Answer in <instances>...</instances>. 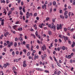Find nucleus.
<instances>
[{
    "mask_svg": "<svg viewBox=\"0 0 75 75\" xmlns=\"http://www.w3.org/2000/svg\"><path fill=\"white\" fill-rule=\"evenodd\" d=\"M62 24H60L59 26H57V30H59L60 29H62Z\"/></svg>",
    "mask_w": 75,
    "mask_h": 75,
    "instance_id": "f257e3e1",
    "label": "nucleus"
},
{
    "mask_svg": "<svg viewBox=\"0 0 75 75\" xmlns=\"http://www.w3.org/2000/svg\"><path fill=\"white\" fill-rule=\"evenodd\" d=\"M13 29L16 30V31H17V28L18 27V25H14L13 26Z\"/></svg>",
    "mask_w": 75,
    "mask_h": 75,
    "instance_id": "f03ea898",
    "label": "nucleus"
},
{
    "mask_svg": "<svg viewBox=\"0 0 75 75\" xmlns=\"http://www.w3.org/2000/svg\"><path fill=\"white\" fill-rule=\"evenodd\" d=\"M26 61H25L23 62V67H27V64H26Z\"/></svg>",
    "mask_w": 75,
    "mask_h": 75,
    "instance_id": "7ed1b4c3",
    "label": "nucleus"
},
{
    "mask_svg": "<svg viewBox=\"0 0 75 75\" xmlns=\"http://www.w3.org/2000/svg\"><path fill=\"white\" fill-rule=\"evenodd\" d=\"M44 49L46 50V46H45V45H44L42 47V50L43 51H44Z\"/></svg>",
    "mask_w": 75,
    "mask_h": 75,
    "instance_id": "20e7f679",
    "label": "nucleus"
},
{
    "mask_svg": "<svg viewBox=\"0 0 75 75\" xmlns=\"http://www.w3.org/2000/svg\"><path fill=\"white\" fill-rule=\"evenodd\" d=\"M51 28H53L54 29V31H55V30H56L55 25H54L53 26H52L51 27Z\"/></svg>",
    "mask_w": 75,
    "mask_h": 75,
    "instance_id": "39448f33",
    "label": "nucleus"
},
{
    "mask_svg": "<svg viewBox=\"0 0 75 75\" xmlns=\"http://www.w3.org/2000/svg\"><path fill=\"white\" fill-rule=\"evenodd\" d=\"M18 30L19 31H21L23 30V28L19 27L18 29Z\"/></svg>",
    "mask_w": 75,
    "mask_h": 75,
    "instance_id": "423d86ee",
    "label": "nucleus"
},
{
    "mask_svg": "<svg viewBox=\"0 0 75 75\" xmlns=\"http://www.w3.org/2000/svg\"><path fill=\"white\" fill-rule=\"evenodd\" d=\"M38 58H39L38 56V55L36 56L35 55L34 59H36Z\"/></svg>",
    "mask_w": 75,
    "mask_h": 75,
    "instance_id": "0eeeda50",
    "label": "nucleus"
},
{
    "mask_svg": "<svg viewBox=\"0 0 75 75\" xmlns=\"http://www.w3.org/2000/svg\"><path fill=\"white\" fill-rule=\"evenodd\" d=\"M9 11V13L8 14V16H9L10 14H11L12 13V11Z\"/></svg>",
    "mask_w": 75,
    "mask_h": 75,
    "instance_id": "6e6552de",
    "label": "nucleus"
},
{
    "mask_svg": "<svg viewBox=\"0 0 75 75\" xmlns=\"http://www.w3.org/2000/svg\"><path fill=\"white\" fill-rule=\"evenodd\" d=\"M64 36H62V35H61V34H59V37L60 38H64Z\"/></svg>",
    "mask_w": 75,
    "mask_h": 75,
    "instance_id": "1a4fd4ad",
    "label": "nucleus"
},
{
    "mask_svg": "<svg viewBox=\"0 0 75 75\" xmlns=\"http://www.w3.org/2000/svg\"><path fill=\"white\" fill-rule=\"evenodd\" d=\"M19 40L20 41H23V38L21 36L19 38Z\"/></svg>",
    "mask_w": 75,
    "mask_h": 75,
    "instance_id": "9d476101",
    "label": "nucleus"
},
{
    "mask_svg": "<svg viewBox=\"0 0 75 75\" xmlns=\"http://www.w3.org/2000/svg\"><path fill=\"white\" fill-rule=\"evenodd\" d=\"M63 38L65 39V40H68V38L67 37H65V36H63Z\"/></svg>",
    "mask_w": 75,
    "mask_h": 75,
    "instance_id": "9b49d317",
    "label": "nucleus"
},
{
    "mask_svg": "<svg viewBox=\"0 0 75 75\" xmlns=\"http://www.w3.org/2000/svg\"><path fill=\"white\" fill-rule=\"evenodd\" d=\"M30 47V45H29L27 44L26 45V47L28 48V50H30V47Z\"/></svg>",
    "mask_w": 75,
    "mask_h": 75,
    "instance_id": "f8f14e48",
    "label": "nucleus"
},
{
    "mask_svg": "<svg viewBox=\"0 0 75 75\" xmlns=\"http://www.w3.org/2000/svg\"><path fill=\"white\" fill-rule=\"evenodd\" d=\"M48 33L49 35H51L52 34V32H51V31H49Z\"/></svg>",
    "mask_w": 75,
    "mask_h": 75,
    "instance_id": "ddd939ff",
    "label": "nucleus"
},
{
    "mask_svg": "<svg viewBox=\"0 0 75 75\" xmlns=\"http://www.w3.org/2000/svg\"><path fill=\"white\" fill-rule=\"evenodd\" d=\"M35 34L36 36V37H38V31H36L35 33Z\"/></svg>",
    "mask_w": 75,
    "mask_h": 75,
    "instance_id": "4468645a",
    "label": "nucleus"
},
{
    "mask_svg": "<svg viewBox=\"0 0 75 75\" xmlns=\"http://www.w3.org/2000/svg\"><path fill=\"white\" fill-rule=\"evenodd\" d=\"M1 3H6V1H5L4 0H1Z\"/></svg>",
    "mask_w": 75,
    "mask_h": 75,
    "instance_id": "2eb2a0df",
    "label": "nucleus"
},
{
    "mask_svg": "<svg viewBox=\"0 0 75 75\" xmlns=\"http://www.w3.org/2000/svg\"><path fill=\"white\" fill-rule=\"evenodd\" d=\"M39 27L42 28V24H41L39 25Z\"/></svg>",
    "mask_w": 75,
    "mask_h": 75,
    "instance_id": "dca6fc26",
    "label": "nucleus"
},
{
    "mask_svg": "<svg viewBox=\"0 0 75 75\" xmlns=\"http://www.w3.org/2000/svg\"><path fill=\"white\" fill-rule=\"evenodd\" d=\"M68 14V11H65L64 13V16H66Z\"/></svg>",
    "mask_w": 75,
    "mask_h": 75,
    "instance_id": "f3484780",
    "label": "nucleus"
},
{
    "mask_svg": "<svg viewBox=\"0 0 75 75\" xmlns=\"http://www.w3.org/2000/svg\"><path fill=\"white\" fill-rule=\"evenodd\" d=\"M53 5H54V6H56V5L57 4V3H56V2L55 1H54L53 2Z\"/></svg>",
    "mask_w": 75,
    "mask_h": 75,
    "instance_id": "a211bd4d",
    "label": "nucleus"
},
{
    "mask_svg": "<svg viewBox=\"0 0 75 75\" xmlns=\"http://www.w3.org/2000/svg\"><path fill=\"white\" fill-rule=\"evenodd\" d=\"M33 16V13H29L28 16Z\"/></svg>",
    "mask_w": 75,
    "mask_h": 75,
    "instance_id": "6ab92c4d",
    "label": "nucleus"
},
{
    "mask_svg": "<svg viewBox=\"0 0 75 75\" xmlns=\"http://www.w3.org/2000/svg\"><path fill=\"white\" fill-rule=\"evenodd\" d=\"M25 6L24 7V8H23V11L24 13H25Z\"/></svg>",
    "mask_w": 75,
    "mask_h": 75,
    "instance_id": "aec40b11",
    "label": "nucleus"
},
{
    "mask_svg": "<svg viewBox=\"0 0 75 75\" xmlns=\"http://www.w3.org/2000/svg\"><path fill=\"white\" fill-rule=\"evenodd\" d=\"M57 64L59 67H61V66L60 65V64H59V63L57 62Z\"/></svg>",
    "mask_w": 75,
    "mask_h": 75,
    "instance_id": "412c9836",
    "label": "nucleus"
},
{
    "mask_svg": "<svg viewBox=\"0 0 75 75\" xmlns=\"http://www.w3.org/2000/svg\"><path fill=\"white\" fill-rule=\"evenodd\" d=\"M14 45L15 47H17V42H15L14 43Z\"/></svg>",
    "mask_w": 75,
    "mask_h": 75,
    "instance_id": "4be33fe9",
    "label": "nucleus"
},
{
    "mask_svg": "<svg viewBox=\"0 0 75 75\" xmlns=\"http://www.w3.org/2000/svg\"><path fill=\"white\" fill-rule=\"evenodd\" d=\"M71 58V55H69L68 56V59H70Z\"/></svg>",
    "mask_w": 75,
    "mask_h": 75,
    "instance_id": "5701e85b",
    "label": "nucleus"
},
{
    "mask_svg": "<svg viewBox=\"0 0 75 75\" xmlns=\"http://www.w3.org/2000/svg\"><path fill=\"white\" fill-rule=\"evenodd\" d=\"M74 30H75V29L73 28L71 29L70 31L71 32H73V31H74Z\"/></svg>",
    "mask_w": 75,
    "mask_h": 75,
    "instance_id": "b1692460",
    "label": "nucleus"
},
{
    "mask_svg": "<svg viewBox=\"0 0 75 75\" xmlns=\"http://www.w3.org/2000/svg\"><path fill=\"white\" fill-rule=\"evenodd\" d=\"M10 45H11V46H12V45H13V42H10Z\"/></svg>",
    "mask_w": 75,
    "mask_h": 75,
    "instance_id": "393cba45",
    "label": "nucleus"
},
{
    "mask_svg": "<svg viewBox=\"0 0 75 75\" xmlns=\"http://www.w3.org/2000/svg\"><path fill=\"white\" fill-rule=\"evenodd\" d=\"M20 14H21V16H22V15L23 14V13L22 12V11H20Z\"/></svg>",
    "mask_w": 75,
    "mask_h": 75,
    "instance_id": "a878e982",
    "label": "nucleus"
},
{
    "mask_svg": "<svg viewBox=\"0 0 75 75\" xmlns=\"http://www.w3.org/2000/svg\"><path fill=\"white\" fill-rule=\"evenodd\" d=\"M62 49L63 50H65V47L64 46H63L62 47Z\"/></svg>",
    "mask_w": 75,
    "mask_h": 75,
    "instance_id": "bb28decb",
    "label": "nucleus"
},
{
    "mask_svg": "<svg viewBox=\"0 0 75 75\" xmlns=\"http://www.w3.org/2000/svg\"><path fill=\"white\" fill-rule=\"evenodd\" d=\"M41 58L42 59H45V57H44V56L43 55H42L41 56Z\"/></svg>",
    "mask_w": 75,
    "mask_h": 75,
    "instance_id": "cd10ccee",
    "label": "nucleus"
},
{
    "mask_svg": "<svg viewBox=\"0 0 75 75\" xmlns=\"http://www.w3.org/2000/svg\"><path fill=\"white\" fill-rule=\"evenodd\" d=\"M54 43H51V44H50V47H53V44Z\"/></svg>",
    "mask_w": 75,
    "mask_h": 75,
    "instance_id": "c85d7f7f",
    "label": "nucleus"
},
{
    "mask_svg": "<svg viewBox=\"0 0 75 75\" xmlns=\"http://www.w3.org/2000/svg\"><path fill=\"white\" fill-rule=\"evenodd\" d=\"M8 46H7V47H8V48H10V47L11 46V45H10V44H8Z\"/></svg>",
    "mask_w": 75,
    "mask_h": 75,
    "instance_id": "c756f323",
    "label": "nucleus"
},
{
    "mask_svg": "<svg viewBox=\"0 0 75 75\" xmlns=\"http://www.w3.org/2000/svg\"><path fill=\"white\" fill-rule=\"evenodd\" d=\"M30 55V53L29 52H28L27 54V56H28Z\"/></svg>",
    "mask_w": 75,
    "mask_h": 75,
    "instance_id": "7c9ffc66",
    "label": "nucleus"
},
{
    "mask_svg": "<svg viewBox=\"0 0 75 75\" xmlns=\"http://www.w3.org/2000/svg\"><path fill=\"white\" fill-rule=\"evenodd\" d=\"M16 54H17V55H18V54H19V52L18 51H17L16 52Z\"/></svg>",
    "mask_w": 75,
    "mask_h": 75,
    "instance_id": "2f4dec72",
    "label": "nucleus"
},
{
    "mask_svg": "<svg viewBox=\"0 0 75 75\" xmlns=\"http://www.w3.org/2000/svg\"><path fill=\"white\" fill-rule=\"evenodd\" d=\"M45 72L46 73H49V71L48 70H45Z\"/></svg>",
    "mask_w": 75,
    "mask_h": 75,
    "instance_id": "473e14b6",
    "label": "nucleus"
},
{
    "mask_svg": "<svg viewBox=\"0 0 75 75\" xmlns=\"http://www.w3.org/2000/svg\"><path fill=\"white\" fill-rule=\"evenodd\" d=\"M33 56L31 57V56H29V59H30L31 58H32V59L33 58H33Z\"/></svg>",
    "mask_w": 75,
    "mask_h": 75,
    "instance_id": "72a5a7b5",
    "label": "nucleus"
},
{
    "mask_svg": "<svg viewBox=\"0 0 75 75\" xmlns=\"http://www.w3.org/2000/svg\"><path fill=\"white\" fill-rule=\"evenodd\" d=\"M4 68H6V67H7V65L6 64H4Z\"/></svg>",
    "mask_w": 75,
    "mask_h": 75,
    "instance_id": "f704fd0d",
    "label": "nucleus"
},
{
    "mask_svg": "<svg viewBox=\"0 0 75 75\" xmlns=\"http://www.w3.org/2000/svg\"><path fill=\"white\" fill-rule=\"evenodd\" d=\"M73 5H75V0H74L73 2Z\"/></svg>",
    "mask_w": 75,
    "mask_h": 75,
    "instance_id": "c9c22d12",
    "label": "nucleus"
},
{
    "mask_svg": "<svg viewBox=\"0 0 75 75\" xmlns=\"http://www.w3.org/2000/svg\"><path fill=\"white\" fill-rule=\"evenodd\" d=\"M6 43L8 44H10V42L8 41H6Z\"/></svg>",
    "mask_w": 75,
    "mask_h": 75,
    "instance_id": "e433bc0d",
    "label": "nucleus"
},
{
    "mask_svg": "<svg viewBox=\"0 0 75 75\" xmlns=\"http://www.w3.org/2000/svg\"><path fill=\"white\" fill-rule=\"evenodd\" d=\"M68 43L69 44H71V41L69 40Z\"/></svg>",
    "mask_w": 75,
    "mask_h": 75,
    "instance_id": "4c0bfd02",
    "label": "nucleus"
},
{
    "mask_svg": "<svg viewBox=\"0 0 75 75\" xmlns=\"http://www.w3.org/2000/svg\"><path fill=\"white\" fill-rule=\"evenodd\" d=\"M13 72L14 73V74H15V75H17V72L15 71H13Z\"/></svg>",
    "mask_w": 75,
    "mask_h": 75,
    "instance_id": "58836bf2",
    "label": "nucleus"
},
{
    "mask_svg": "<svg viewBox=\"0 0 75 75\" xmlns=\"http://www.w3.org/2000/svg\"><path fill=\"white\" fill-rule=\"evenodd\" d=\"M15 41H17V40H18V38H15Z\"/></svg>",
    "mask_w": 75,
    "mask_h": 75,
    "instance_id": "ea45409f",
    "label": "nucleus"
},
{
    "mask_svg": "<svg viewBox=\"0 0 75 75\" xmlns=\"http://www.w3.org/2000/svg\"><path fill=\"white\" fill-rule=\"evenodd\" d=\"M37 13H35L34 14V16H37Z\"/></svg>",
    "mask_w": 75,
    "mask_h": 75,
    "instance_id": "a19ab883",
    "label": "nucleus"
},
{
    "mask_svg": "<svg viewBox=\"0 0 75 75\" xmlns=\"http://www.w3.org/2000/svg\"><path fill=\"white\" fill-rule=\"evenodd\" d=\"M12 55H15V53L14 52V51H13L12 52Z\"/></svg>",
    "mask_w": 75,
    "mask_h": 75,
    "instance_id": "79ce46f5",
    "label": "nucleus"
},
{
    "mask_svg": "<svg viewBox=\"0 0 75 75\" xmlns=\"http://www.w3.org/2000/svg\"><path fill=\"white\" fill-rule=\"evenodd\" d=\"M18 23H19V21H18L17 22H16V23H15V24H18Z\"/></svg>",
    "mask_w": 75,
    "mask_h": 75,
    "instance_id": "37998d69",
    "label": "nucleus"
},
{
    "mask_svg": "<svg viewBox=\"0 0 75 75\" xmlns=\"http://www.w3.org/2000/svg\"><path fill=\"white\" fill-rule=\"evenodd\" d=\"M23 51L24 52H25H25H26V51H27L25 49H24V50H23Z\"/></svg>",
    "mask_w": 75,
    "mask_h": 75,
    "instance_id": "c03bdc74",
    "label": "nucleus"
},
{
    "mask_svg": "<svg viewBox=\"0 0 75 75\" xmlns=\"http://www.w3.org/2000/svg\"><path fill=\"white\" fill-rule=\"evenodd\" d=\"M59 13H60L61 14V13H62V10H61L60 11H59Z\"/></svg>",
    "mask_w": 75,
    "mask_h": 75,
    "instance_id": "a18cd8bd",
    "label": "nucleus"
},
{
    "mask_svg": "<svg viewBox=\"0 0 75 75\" xmlns=\"http://www.w3.org/2000/svg\"><path fill=\"white\" fill-rule=\"evenodd\" d=\"M46 20L48 21V20H50V18H48V17H47L46 18Z\"/></svg>",
    "mask_w": 75,
    "mask_h": 75,
    "instance_id": "49530a36",
    "label": "nucleus"
},
{
    "mask_svg": "<svg viewBox=\"0 0 75 75\" xmlns=\"http://www.w3.org/2000/svg\"><path fill=\"white\" fill-rule=\"evenodd\" d=\"M47 52L49 54H50V50H47Z\"/></svg>",
    "mask_w": 75,
    "mask_h": 75,
    "instance_id": "de8ad7c7",
    "label": "nucleus"
},
{
    "mask_svg": "<svg viewBox=\"0 0 75 75\" xmlns=\"http://www.w3.org/2000/svg\"><path fill=\"white\" fill-rule=\"evenodd\" d=\"M72 62H73V60L72 59H71L70 61V63H72Z\"/></svg>",
    "mask_w": 75,
    "mask_h": 75,
    "instance_id": "09e8293b",
    "label": "nucleus"
},
{
    "mask_svg": "<svg viewBox=\"0 0 75 75\" xmlns=\"http://www.w3.org/2000/svg\"><path fill=\"white\" fill-rule=\"evenodd\" d=\"M64 30L65 31H67V29L66 28H64Z\"/></svg>",
    "mask_w": 75,
    "mask_h": 75,
    "instance_id": "8fccbe9b",
    "label": "nucleus"
},
{
    "mask_svg": "<svg viewBox=\"0 0 75 75\" xmlns=\"http://www.w3.org/2000/svg\"><path fill=\"white\" fill-rule=\"evenodd\" d=\"M67 10V8H65L64 9H63L64 11H66Z\"/></svg>",
    "mask_w": 75,
    "mask_h": 75,
    "instance_id": "3c124183",
    "label": "nucleus"
},
{
    "mask_svg": "<svg viewBox=\"0 0 75 75\" xmlns=\"http://www.w3.org/2000/svg\"><path fill=\"white\" fill-rule=\"evenodd\" d=\"M57 50L58 51H60V48H59V47H58Z\"/></svg>",
    "mask_w": 75,
    "mask_h": 75,
    "instance_id": "603ef678",
    "label": "nucleus"
},
{
    "mask_svg": "<svg viewBox=\"0 0 75 75\" xmlns=\"http://www.w3.org/2000/svg\"><path fill=\"white\" fill-rule=\"evenodd\" d=\"M55 19L53 18L52 19V21L53 22H54V23H55Z\"/></svg>",
    "mask_w": 75,
    "mask_h": 75,
    "instance_id": "864d4df0",
    "label": "nucleus"
},
{
    "mask_svg": "<svg viewBox=\"0 0 75 75\" xmlns=\"http://www.w3.org/2000/svg\"><path fill=\"white\" fill-rule=\"evenodd\" d=\"M23 4H24V3H23V2L21 1V6H23Z\"/></svg>",
    "mask_w": 75,
    "mask_h": 75,
    "instance_id": "5fc2aeb1",
    "label": "nucleus"
},
{
    "mask_svg": "<svg viewBox=\"0 0 75 75\" xmlns=\"http://www.w3.org/2000/svg\"><path fill=\"white\" fill-rule=\"evenodd\" d=\"M6 64V66H7V65H10V63H7Z\"/></svg>",
    "mask_w": 75,
    "mask_h": 75,
    "instance_id": "6e6d98bb",
    "label": "nucleus"
},
{
    "mask_svg": "<svg viewBox=\"0 0 75 75\" xmlns=\"http://www.w3.org/2000/svg\"><path fill=\"white\" fill-rule=\"evenodd\" d=\"M59 63L61 64V63H62V61H61V60H59Z\"/></svg>",
    "mask_w": 75,
    "mask_h": 75,
    "instance_id": "4d7b16f0",
    "label": "nucleus"
},
{
    "mask_svg": "<svg viewBox=\"0 0 75 75\" xmlns=\"http://www.w3.org/2000/svg\"><path fill=\"white\" fill-rule=\"evenodd\" d=\"M37 42L38 44H40V41L39 40H37Z\"/></svg>",
    "mask_w": 75,
    "mask_h": 75,
    "instance_id": "13d9d810",
    "label": "nucleus"
},
{
    "mask_svg": "<svg viewBox=\"0 0 75 75\" xmlns=\"http://www.w3.org/2000/svg\"><path fill=\"white\" fill-rule=\"evenodd\" d=\"M37 25L36 24H35L34 25H33V27H37Z\"/></svg>",
    "mask_w": 75,
    "mask_h": 75,
    "instance_id": "bf43d9fd",
    "label": "nucleus"
},
{
    "mask_svg": "<svg viewBox=\"0 0 75 75\" xmlns=\"http://www.w3.org/2000/svg\"><path fill=\"white\" fill-rule=\"evenodd\" d=\"M1 25H4V22H1Z\"/></svg>",
    "mask_w": 75,
    "mask_h": 75,
    "instance_id": "052dcab7",
    "label": "nucleus"
},
{
    "mask_svg": "<svg viewBox=\"0 0 75 75\" xmlns=\"http://www.w3.org/2000/svg\"><path fill=\"white\" fill-rule=\"evenodd\" d=\"M26 42H25L23 41V44L24 45H25V44Z\"/></svg>",
    "mask_w": 75,
    "mask_h": 75,
    "instance_id": "680f3d73",
    "label": "nucleus"
},
{
    "mask_svg": "<svg viewBox=\"0 0 75 75\" xmlns=\"http://www.w3.org/2000/svg\"><path fill=\"white\" fill-rule=\"evenodd\" d=\"M26 15L27 16H28V15H29V12H27Z\"/></svg>",
    "mask_w": 75,
    "mask_h": 75,
    "instance_id": "e2e57ef3",
    "label": "nucleus"
},
{
    "mask_svg": "<svg viewBox=\"0 0 75 75\" xmlns=\"http://www.w3.org/2000/svg\"><path fill=\"white\" fill-rule=\"evenodd\" d=\"M22 54H23V52H20V55H21Z\"/></svg>",
    "mask_w": 75,
    "mask_h": 75,
    "instance_id": "0e129e2a",
    "label": "nucleus"
},
{
    "mask_svg": "<svg viewBox=\"0 0 75 75\" xmlns=\"http://www.w3.org/2000/svg\"><path fill=\"white\" fill-rule=\"evenodd\" d=\"M71 16V12H69V17H70V16Z\"/></svg>",
    "mask_w": 75,
    "mask_h": 75,
    "instance_id": "69168bd1",
    "label": "nucleus"
},
{
    "mask_svg": "<svg viewBox=\"0 0 75 75\" xmlns=\"http://www.w3.org/2000/svg\"><path fill=\"white\" fill-rule=\"evenodd\" d=\"M3 48V45H0V48Z\"/></svg>",
    "mask_w": 75,
    "mask_h": 75,
    "instance_id": "338daca9",
    "label": "nucleus"
},
{
    "mask_svg": "<svg viewBox=\"0 0 75 75\" xmlns=\"http://www.w3.org/2000/svg\"><path fill=\"white\" fill-rule=\"evenodd\" d=\"M36 19H37V20H39V17H37Z\"/></svg>",
    "mask_w": 75,
    "mask_h": 75,
    "instance_id": "774afa93",
    "label": "nucleus"
}]
</instances>
